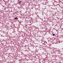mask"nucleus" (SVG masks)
Here are the masks:
<instances>
[{
	"label": "nucleus",
	"instance_id": "nucleus-2",
	"mask_svg": "<svg viewBox=\"0 0 63 63\" xmlns=\"http://www.w3.org/2000/svg\"><path fill=\"white\" fill-rule=\"evenodd\" d=\"M52 36H55V34H53Z\"/></svg>",
	"mask_w": 63,
	"mask_h": 63
},
{
	"label": "nucleus",
	"instance_id": "nucleus-3",
	"mask_svg": "<svg viewBox=\"0 0 63 63\" xmlns=\"http://www.w3.org/2000/svg\"><path fill=\"white\" fill-rule=\"evenodd\" d=\"M19 3H21V1H19Z\"/></svg>",
	"mask_w": 63,
	"mask_h": 63
},
{
	"label": "nucleus",
	"instance_id": "nucleus-1",
	"mask_svg": "<svg viewBox=\"0 0 63 63\" xmlns=\"http://www.w3.org/2000/svg\"><path fill=\"white\" fill-rule=\"evenodd\" d=\"M14 19H18V18H17L16 17Z\"/></svg>",
	"mask_w": 63,
	"mask_h": 63
}]
</instances>
